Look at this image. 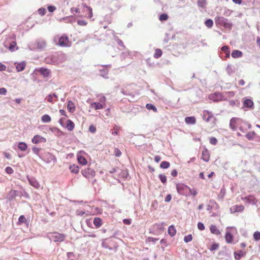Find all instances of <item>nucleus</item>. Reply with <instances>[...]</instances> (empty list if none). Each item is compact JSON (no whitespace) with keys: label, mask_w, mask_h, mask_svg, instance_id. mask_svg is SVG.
Here are the masks:
<instances>
[{"label":"nucleus","mask_w":260,"mask_h":260,"mask_svg":"<svg viewBox=\"0 0 260 260\" xmlns=\"http://www.w3.org/2000/svg\"><path fill=\"white\" fill-rule=\"evenodd\" d=\"M16 197H19L20 198L23 197L27 199H30V196L24 188H23L21 191L12 189L8 194L7 199L11 201L13 200Z\"/></svg>","instance_id":"nucleus-1"},{"label":"nucleus","mask_w":260,"mask_h":260,"mask_svg":"<svg viewBox=\"0 0 260 260\" xmlns=\"http://www.w3.org/2000/svg\"><path fill=\"white\" fill-rule=\"evenodd\" d=\"M215 22L217 24L224 27V28L231 29L233 24L228 19L222 17L217 16L215 18Z\"/></svg>","instance_id":"nucleus-2"},{"label":"nucleus","mask_w":260,"mask_h":260,"mask_svg":"<svg viewBox=\"0 0 260 260\" xmlns=\"http://www.w3.org/2000/svg\"><path fill=\"white\" fill-rule=\"evenodd\" d=\"M177 192L181 195L188 197V191L190 190V187L183 183H178L176 185Z\"/></svg>","instance_id":"nucleus-3"},{"label":"nucleus","mask_w":260,"mask_h":260,"mask_svg":"<svg viewBox=\"0 0 260 260\" xmlns=\"http://www.w3.org/2000/svg\"><path fill=\"white\" fill-rule=\"evenodd\" d=\"M49 238L54 242H62L66 238V235L57 232H54L49 234Z\"/></svg>","instance_id":"nucleus-4"},{"label":"nucleus","mask_w":260,"mask_h":260,"mask_svg":"<svg viewBox=\"0 0 260 260\" xmlns=\"http://www.w3.org/2000/svg\"><path fill=\"white\" fill-rule=\"evenodd\" d=\"M58 44L61 47H69L71 46L69 38L65 35L61 36L59 39Z\"/></svg>","instance_id":"nucleus-5"},{"label":"nucleus","mask_w":260,"mask_h":260,"mask_svg":"<svg viewBox=\"0 0 260 260\" xmlns=\"http://www.w3.org/2000/svg\"><path fill=\"white\" fill-rule=\"evenodd\" d=\"M95 174V171L90 168H87L82 171L83 176L88 179L93 177Z\"/></svg>","instance_id":"nucleus-6"},{"label":"nucleus","mask_w":260,"mask_h":260,"mask_svg":"<svg viewBox=\"0 0 260 260\" xmlns=\"http://www.w3.org/2000/svg\"><path fill=\"white\" fill-rule=\"evenodd\" d=\"M209 99L213 102H218L223 100V96L221 93L215 92L210 94Z\"/></svg>","instance_id":"nucleus-7"},{"label":"nucleus","mask_w":260,"mask_h":260,"mask_svg":"<svg viewBox=\"0 0 260 260\" xmlns=\"http://www.w3.org/2000/svg\"><path fill=\"white\" fill-rule=\"evenodd\" d=\"M16 45V43L15 41H12L10 43L8 42L4 43L5 47L8 48L11 52H14L18 49Z\"/></svg>","instance_id":"nucleus-8"},{"label":"nucleus","mask_w":260,"mask_h":260,"mask_svg":"<svg viewBox=\"0 0 260 260\" xmlns=\"http://www.w3.org/2000/svg\"><path fill=\"white\" fill-rule=\"evenodd\" d=\"M46 141V138L38 135H35L31 139L32 143L36 144L41 143H45Z\"/></svg>","instance_id":"nucleus-9"},{"label":"nucleus","mask_w":260,"mask_h":260,"mask_svg":"<svg viewBox=\"0 0 260 260\" xmlns=\"http://www.w3.org/2000/svg\"><path fill=\"white\" fill-rule=\"evenodd\" d=\"M27 179L29 184L36 188H39L40 187V185L36 179L33 177H29L27 176Z\"/></svg>","instance_id":"nucleus-10"},{"label":"nucleus","mask_w":260,"mask_h":260,"mask_svg":"<svg viewBox=\"0 0 260 260\" xmlns=\"http://www.w3.org/2000/svg\"><path fill=\"white\" fill-rule=\"evenodd\" d=\"M36 70L45 78L49 77L50 74V70L46 68H41L39 69H36Z\"/></svg>","instance_id":"nucleus-11"},{"label":"nucleus","mask_w":260,"mask_h":260,"mask_svg":"<svg viewBox=\"0 0 260 260\" xmlns=\"http://www.w3.org/2000/svg\"><path fill=\"white\" fill-rule=\"evenodd\" d=\"M244 209V206L242 205H235L231 207L230 211L232 213L241 212Z\"/></svg>","instance_id":"nucleus-12"},{"label":"nucleus","mask_w":260,"mask_h":260,"mask_svg":"<svg viewBox=\"0 0 260 260\" xmlns=\"http://www.w3.org/2000/svg\"><path fill=\"white\" fill-rule=\"evenodd\" d=\"M111 67V64H108L106 66H105V67L106 68H103L102 69L100 70V76L105 78H108L107 75L109 72L108 68H110Z\"/></svg>","instance_id":"nucleus-13"},{"label":"nucleus","mask_w":260,"mask_h":260,"mask_svg":"<svg viewBox=\"0 0 260 260\" xmlns=\"http://www.w3.org/2000/svg\"><path fill=\"white\" fill-rule=\"evenodd\" d=\"M239 120H240V119L238 118L233 117L231 118L230 122V128L233 131L236 130L237 127L236 126V124Z\"/></svg>","instance_id":"nucleus-14"},{"label":"nucleus","mask_w":260,"mask_h":260,"mask_svg":"<svg viewBox=\"0 0 260 260\" xmlns=\"http://www.w3.org/2000/svg\"><path fill=\"white\" fill-rule=\"evenodd\" d=\"M16 65V69L17 72H20L23 71L25 69L26 64L24 61H22L21 62H15L14 63Z\"/></svg>","instance_id":"nucleus-15"},{"label":"nucleus","mask_w":260,"mask_h":260,"mask_svg":"<svg viewBox=\"0 0 260 260\" xmlns=\"http://www.w3.org/2000/svg\"><path fill=\"white\" fill-rule=\"evenodd\" d=\"M36 44L37 48L40 50L43 49L46 45V42L43 40H38Z\"/></svg>","instance_id":"nucleus-16"},{"label":"nucleus","mask_w":260,"mask_h":260,"mask_svg":"<svg viewBox=\"0 0 260 260\" xmlns=\"http://www.w3.org/2000/svg\"><path fill=\"white\" fill-rule=\"evenodd\" d=\"M209 158L210 155L208 150L207 149H204L202 151V158L206 162H208L209 160Z\"/></svg>","instance_id":"nucleus-17"},{"label":"nucleus","mask_w":260,"mask_h":260,"mask_svg":"<svg viewBox=\"0 0 260 260\" xmlns=\"http://www.w3.org/2000/svg\"><path fill=\"white\" fill-rule=\"evenodd\" d=\"M243 53L242 52V51L238 50H234L231 54L232 57L234 58H238L241 57Z\"/></svg>","instance_id":"nucleus-18"},{"label":"nucleus","mask_w":260,"mask_h":260,"mask_svg":"<svg viewBox=\"0 0 260 260\" xmlns=\"http://www.w3.org/2000/svg\"><path fill=\"white\" fill-rule=\"evenodd\" d=\"M210 230L212 234H215L216 235H219L221 234L220 231L217 229L216 225L214 224H212L210 226Z\"/></svg>","instance_id":"nucleus-19"},{"label":"nucleus","mask_w":260,"mask_h":260,"mask_svg":"<svg viewBox=\"0 0 260 260\" xmlns=\"http://www.w3.org/2000/svg\"><path fill=\"white\" fill-rule=\"evenodd\" d=\"M67 108L70 112H74L75 111V106L74 103L71 101H69L68 102Z\"/></svg>","instance_id":"nucleus-20"},{"label":"nucleus","mask_w":260,"mask_h":260,"mask_svg":"<svg viewBox=\"0 0 260 260\" xmlns=\"http://www.w3.org/2000/svg\"><path fill=\"white\" fill-rule=\"evenodd\" d=\"M225 239L227 243H231L233 240V236L229 232H226L225 235Z\"/></svg>","instance_id":"nucleus-21"},{"label":"nucleus","mask_w":260,"mask_h":260,"mask_svg":"<svg viewBox=\"0 0 260 260\" xmlns=\"http://www.w3.org/2000/svg\"><path fill=\"white\" fill-rule=\"evenodd\" d=\"M186 123L188 124H194L196 123V120L195 117L193 116L186 117L185 118Z\"/></svg>","instance_id":"nucleus-22"},{"label":"nucleus","mask_w":260,"mask_h":260,"mask_svg":"<svg viewBox=\"0 0 260 260\" xmlns=\"http://www.w3.org/2000/svg\"><path fill=\"white\" fill-rule=\"evenodd\" d=\"M221 50L225 54V58H229L230 56V51L228 46H223L221 48Z\"/></svg>","instance_id":"nucleus-23"},{"label":"nucleus","mask_w":260,"mask_h":260,"mask_svg":"<svg viewBox=\"0 0 260 260\" xmlns=\"http://www.w3.org/2000/svg\"><path fill=\"white\" fill-rule=\"evenodd\" d=\"M243 105L245 107L252 108L253 107V102L250 99H246L243 102Z\"/></svg>","instance_id":"nucleus-24"},{"label":"nucleus","mask_w":260,"mask_h":260,"mask_svg":"<svg viewBox=\"0 0 260 260\" xmlns=\"http://www.w3.org/2000/svg\"><path fill=\"white\" fill-rule=\"evenodd\" d=\"M22 223L26 224V225H28L29 222L27 220L25 217L24 215H21L19 217L18 224H21Z\"/></svg>","instance_id":"nucleus-25"},{"label":"nucleus","mask_w":260,"mask_h":260,"mask_svg":"<svg viewBox=\"0 0 260 260\" xmlns=\"http://www.w3.org/2000/svg\"><path fill=\"white\" fill-rule=\"evenodd\" d=\"M168 234L171 236H174L176 233V230L174 225H171L168 228Z\"/></svg>","instance_id":"nucleus-26"},{"label":"nucleus","mask_w":260,"mask_h":260,"mask_svg":"<svg viewBox=\"0 0 260 260\" xmlns=\"http://www.w3.org/2000/svg\"><path fill=\"white\" fill-rule=\"evenodd\" d=\"M74 126H75V124H74V122L72 120L68 119L67 120V125H66V127L69 131H71L74 129Z\"/></svg>","instance_id":"nucleus-27"},{"label":"nucleus","mask_w":260,"mask_h":260,"mask_svg":"<svg viewBox=\"0 0 260 260\" xmlns=\"http://www.w3.org/2000/svg\"><path fill=\"white\" fill-rule=\"evenodd\" d=\"M93 224L96 228H99L102 224V219L99 217H95L93 219Z\"/></svg>","instance_id":"nucleus-28"},{"label":"nucleus","mask_w":260,"mask_h":260,"mask_svg":"<svg viewBox=\"0 0 260 260\" xmlns=\"http://www.w3.org/2000/svg\"><path fill=\"white\" fill-rule=\"evenodd\" d=\"M18 148L21 151H25L27 148V144L24 142H19L18 145Z\"/></svg>","instance_id":"nucleus-29"},{"label":"nucleus","mask_w":260,"mask_h":260,"mask_svg":"<svg viewBox=\"0 0 260 260\" xmlns=\"http://www.w3.org/2000/svg\"><path fill=\"white\" fill-rule=\"evenodd\" d=\"M70 170L72 173L77 174L79 172V168L78 166L75 165H73L70 167Z\"/></svg>","instance_id":"nucleus-30"},{"label":"nucleus","mask_w":260,"mask_h":260,"mask_svg":"<svg viewBox=\"0 0 260 260\" xmlns=\"http://www.w3.org/2000/svg\"><path fill=\"white\" fill-rule=\"evenodd\" d=\"M41 120L43 122L48 123L51 121V118L49 115L45 114L42 116Z\"/></svg>","instance_id":"nucleus-31"},{"label":"nucleus","mask_w":260,"mask_h":260,"mask_svg":"<svg viewBox=\"0 0 260 260\" xmlns=\"http://www.w3.org/2000/svg\"><path fill=\"white\" fill-rule=\"evenodd\" d=\"M244 254V252L242 250H239L238 252H235L234 255L235 259L239 260L241 258V256Z\"/></svg>","instance_id":"nucleus-32"},{"label":"nucleus","mask_w":260,"mask_h":260,"mask_svg":"<svg viewBox=\"0 0 260 260\" xmlns=\"http://www.w3.org/2000/svg\"><path fill=\"white\" fill-rule=\"evenodd\" d=\"M226 71L228 75H232L235 72V70L233 69L232 66L231 64H228L227 66Z\"/></svg>","instance_id":"nucleus-33"},{"label":"nucleus","mask_w":260,"mask_h":260,"mask_svg":"<svg viewBox=\"0 0 260 260\" xmlns=\"http://www.w3.org/2000/svg\"><path fill=\"white\" fill-rule=\"evenodd\" d=\"M77 159L78 162L80 164L86 165L87 164L86 159L82 156H78Z\"/></svg>","instance_id":"nucleus-34"},{"label":"nucleus","mask_w":260,"mask_h":260,"mask_svg":"<svg viewBox=\"0 0 260 260\" xmlns=\"http://www.w3.org/2000/svg\"><path fill=\"white\" fill-rule=\"evenodd\" d=\"M256 135L255 132L254 131L248 132L246 135V137L249 140H251L253 139L254 137Z\"/></svg>","instance_id":"nucleus-35"},{"label":"nucleus","mask_w":260,"mask_h":260,"mask_svg":"<svg viewBox=\"0 0 260 260\" xmlns=\"http://www.w3.org/2000/svg\"><path fill=\"white\" fill-rule=\"evenodd\" d=\"M162 55V51L160 49H156L154 54V57L158 58Z\"/></svg>","instance_id":"nucleus-36"},{"label":"nucleus","mask_w":260,"mask_h":260,"mask_svg":"<svg viewBox=\"0 0 260 260\" xmlns=\"http://www.w3.org/2000/svg\"><path fill=\"white\" fill-rule=\"evenodd\" d=\"M121 92L124 94V95H132L133 97L134 96V92L133 91H129L127 89H123L122 88L121 89Z\"/></svg>","instance_id":"nucleus-37"},{"label":"nucleus","mask_w":260,"mask_h":260,"mask_svg":"<svg viewBox=\"0 0 260 260\" xmlns=\"http://www.w3.org/2000/svg\"><path fill=\"white\" fill-rule=\"evenodd\" d=\"M205 24L208 28H211L213 25V21L211 19H208L205 22Z\"/></svg>","instance_id":"nucleus-38"},{"label":"nucleus","mask_w":260,"mask_h":260,"mask_svg":"<svg viewBox=\"0 0 260 260\" xmlns=\"http://www.w3.org/2000/svg\"><path fill=\"white\" fill-rule=\"evenodd\" d=\"M146 108L148 110H152L154 112H157V108H156V107L154 105H153L152 104H147L146 105Z\"/></svg>","instance_id":"nucleus-39"},{"label":"nucleus","mask_w":260,"mask_h":260,"mask_svg":"<svg viewBox=\"0 0 260 260\" xmlns=\"http://www.w3.org/2000/svg\"><path fill=\"white\" fill-rule=\"evenodd\" d=\"M170 163L167 161H163L160 163V167L162 169H167L170 167Z\"/></svg>","instance_id":"nucleus-40"},{"label":"nucleus","mask_w":260,"mask_h":260,"mask_svg":"<svg viewBox=\"0 0 260 260\" xmlns=\"http://www.w3.org/2000/svg\"><path fill=\"white\" fill-rule=\"evenodd\" d=\"M92 105L94 106L95 109L96 110L101 109L104 108L103 105L101 103L98 102H94Z\"/></svg>","instance_id":"nucleus-41"},{"label":"nucleus","mask_w":260,"mask_h":260,"mask_svg":"<svg viewBox=\"0 0 260 260\" xmlns=\"http://www.w3.org/2000/svg\"><path fill=\"white\" fill-rule=\"evenodd\" d=\"M154 228L156 229L159 230L160 232H162L164 230V223H161L155 224Z\"/></svg>","instance_id":"nucleus-42"},{"label":"nucleus","mask_w":260,"mask_h":260,"mask_svg":"<svg viewBox=\"0 0 260 260\" xmlns=\"http://www.w3.org/2000/svg\"><path fill=\"white\" fill-rule=\"evenodd\" d=\"M169 18V16L168 14L166 13H162L161 15H159V19L162 21H166Z\"/></svg>","instance_id":"nucleus-43"},{"label":"nucleus","mask_w":260,"mask_h":260,"mask_svg":"<svg viewBox=\"0 0 260 260\" xmlns=\"http://www.w3.org/2000/svg\"><path fill=\"white\" fill-rule=\"evenodd\" d=\"M245 200L248 203H254L255 199L254 197L249 196L245 198Z\"/></svg>","instance_id":"nucleus-44"},{"label":"nucleus","mask_w":260,"mask_h":260,"mask_svg":"<svg viewBox=\"0 0 260 260\" xmlns=\"http://www.w3.org/2000/svg\"><path fill=\"white\" fill-rule=\"evenodd\" d=\"M159 179L161 181V182L164 184H166L167 182V178L166 176L164 174H159L158 176Z\"/></svg>","instance_id":"nucleus-45"},{"label":"nucleus","mask_w":260,"mask_h":260,"mask_svg":"<svg viewBox=\"0 0 260 260\" xmlns=\"http://www.w3.org/2000/svg\"><path fill=\"white\" fill-rule=\"evenodd\" d=\"M84 7H85V8H86L88 12V17L89 18H91V17H92L93 16V14H92V9L91 7H88V6H86L85 5H84Z\"/></svg>","instance_id":"nucleus-46"},{"label":"nucleus","mask_w":260,"mask_h":260,"mask_svg":"<svg viewBox=\"0 0 260 260\" xmlns=\"http://www.w3.org/2000/svg\"><path fill=\"white\" fill-rule=\"evenodd\" d=\"M192 240V236L191 234H189L187 236H185L184 237V241L185 243H188L190 241H191Z\"/></svg>","instance_id":"nucleus-47"},{"label":"nucleus","mask_w":260,"mask_h":260,"mask_svg":"<svg viewBox=\"0 0 260 260\" xmlns=\"http://www.w3.org/2000/svg\"><path fill=\"white\" fill-rule=\"evenodd\" d=\"M206 4V0H198V6L199 7L203 8L205 6Z\"/></svg>","instance_id":"nucleus-48"},{"label":"nucleus","mask_w":260,"mask_h":260,"mask_svg":"<svg viewBox=\"0 0 260 260\" xmlns=\"http://www.w3.org/2000/svg\"><path fill=\"white\" fill-rule=\"evenodd\" d=\"M219 244H217V243H214L213 244L211 245L210 248V250L211 251H215L216 250H217L218 248H219Z\"/></svg>","instance_id":"nucleus-49"},{"label":"nucleus","mask_w":260,"mask_h":260,"mask_svg":"<svg viewBox=\"0 0 260 260\" xmlns=\"http://www.w3.org/2000/svg\"><path fill=\"white\" fill-rule=\"evenodd\" d=\"M253 238L255 241H258L260 240V232L256 231L254 232L253 234Z\"/></svg>","instance_id":"nucleus-50"},{"label":"nucleus","mask_w":260,"mask_h":260,"mask_svg":"<svg viewBox=\"0 0 260 260\" xmlns=\"http://www.w3.org/2000/svg\"><path fill=\"white\" fill-rule=\"evenodd\" d=\"M158 207V203H157V201L156 200H154L152 201V203H151V209H156Z\"/></svg>","instance_id":"nucleus-51"},{"label":"nucleus","mask_w":260,"mask_h":260,"mask_svg":"<svg viewBox=\"0 0 260 260\" xmlns=\"http://www.w3.org/2000/svg\"><path fill=\"white\" fill-rule=\"evenodd\" d=\"M188 197L190 195H193V196H195L197 194V191L194 189H191L190 188V190L188 191Z\"/></svg>","instance_id":"nucleus-52"},{"label":"nucleus","mask_w":260,"mask_h":260,"mask_svg":"<svg viewBox=\"0 0 260 260\" xmlns=\"http://www.w3.org/2000/svg\"><path fill=\"white\" fill-rule=\"evenodd\" d=\"M40 150H41V149L40 148H38L35 146L33 147L32 148V150L33 152L38 155H39V153Z\"/></svg>","instance_id":"nucleus-53"},{"label":"nucleus","mask_w":260,"mask_h":260,"mask_svg":"<svg viewBox=\"0 0 260 260\" xmlns=\"http://www.w3.org/2000/svg\"><path fill=\"white\" fill-rule=\"evenodd\" d=\"M115 40L117 42V44H118L119 46H121V47H124V44H123V42L120 40L118 37H115Z\"/></svg>","instance_id":"nucleus-54"},{"label":"nucleus","mask_w":260,"mask_h":260,"mask_svg":"<svg viewBox=\"0 0 260 260\" xmlns=\"http://www.w3.org/2000/svg\"><path fill=\"white\" fill-rule=\"evenodd\" d=\"M197 226H198V229L201 231H203L205 229L204 224L202 222H198Z\"/></svg>","instance_id":"nucleus-55"},{"label":"nucleus","mask_w":260,"mask_h":260,"mask_svg":"<svg viewBox=\"0 0 260 260\" xmlns=\"http://www.w3.org/2000/svg\"><path fill=\"white\" fill-rule=\"evenodd\" d=\"M5 171L7 173L9 174H11L14 172L13 169L10 167H7L5 169Z\"/></svg>","instance_id":"nucleus-56"},{"label":"nucleus","mask_w":260,"mask_h":260,"mask_svg":"<svg viewBox=\"0 0 260 260\" xmlns=\"http://www.w3.org/2000/svg\"><path fill=\"white\" fill-rule=\"evenodd\" d=\"M77 23L78 25L81 26H85L87 24V22L86 21L84 20H79L77 21Z\"/></svg>","instance_id":"nucleus-57"},{"label":"nucleus","mask_w":260,"mask_h":260,"mask_svg":"<svg viewBox=\"0 0 260 260\" xmlns=\"http://www.w3.org/2000/svg\"><path fill=\"white\" fill-rule=\"evenodd\" d=\"M46 12V9L43 8L38 10V13L42 16L44 15Z\"/></svg>","instance_id":"nucleus-58"},{"label":"nucleus","mask_w":260,"mask_h":260,"mask_svg":"<svg viewBox=\"0 0 260 260\" xmlns=\"http://www.w3.org/2000/svg\"><path fill=\"white\" fill-rule=\"evenodd\" d=\"M210 143L212 145H216L217 143V140L215 138L211 137L210 139Z\"/></svg>","instance_id":"nucleus-59"},{"label":"nucleus","mask_w":260,"mask_h":260,"mask_svg":"<svg viewBox=\"0 0 260 260\" xmlns=\"http://www.w3.org/2000/svg\"><path fill=\"white\" fill-rule=\"evenodd\" d=\"M114 153H115V155L117 157H119L121 155V152L120 150L118 148L115 149Z\"/></svg>","instance_id":"nucleus-60"},{"label":"nucleus","mask_w":260,"mask_h":260,"mask_svg":"<svg viewBox=\"0 0 260 260\" xmlns=\"http://www.w3.org/2000/svg\"><path fill=\"white\" fill-rule=\"evenodd\" d=\"M63 20L67 22H72L74 20L73 16L66 17L62 18Z\"/></svg>","instance_id":"nucleus-61"},{"label":"nucleus","mask_w":260,"mask_h":260,"mask_svg":"<svg viewBox=\"0 0 260 260\" xmlns=\"http://www.w3.org/2000/svg\"><path fill=\"white\" fill-rule=\"evenodd\" d=\"M48 10L50 12H53L56 10V7L53 6H49L48 7Z\"/></svg>","instance_id":"nucleus-62"},{"label":"nucleus","mask_w":260,"mask_h":260,"mask_svg":"<svg viewBox=\"0 0 260 260\" xmlns=\"http://www.w3.org/2000/svg\"><path fill=\"white\" fill-rule=\"evenodd\" d=\"M7 93V89L5 88L2 87L0 88V94L5 95Z\"/></svg>","instance_id":"nucleus-63"},{"label":"nucleus","mask_w":260,"mask_h":260,"mask_svg":"<svg viewBox=\"0 0 260 260\" xmlns=\"http://www.w3.org/2000/svg\"><path fill=\"white\" fill-rule=\"evenodd\" d=\"M6 66L3 64L2 63L0 62V71H4L6 70Z\"/></svg>","instance_id":"nucleus-64"}]
</instances>
